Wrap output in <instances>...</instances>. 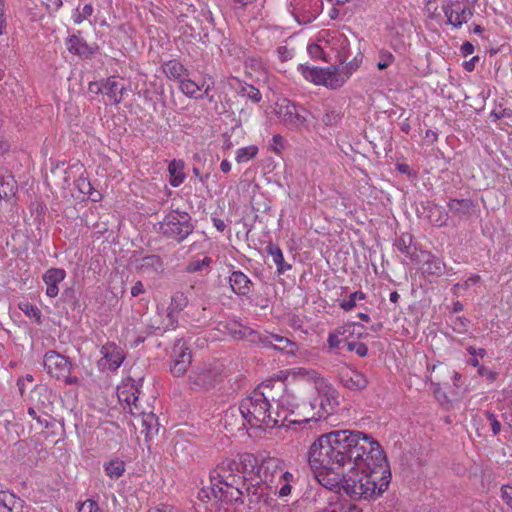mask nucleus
<instances>
[{
  "label": "nucleus",
  "mask_w": 512,
  "mask_h": 512,
  "mask_svg": "<svg viewBox=\"0 0 512 512\" xmlns=\"http://www.w3.org/2000/svg\"><path fill=\"white\" fill-rule=\"evenodd\" d=\"M212 262L210 257H204L202 260H193L187 267L186 271L189 273H195L201 271L204 267H208Z\"/></svg>",
  "instance_id": "864d4df0"
},
{
  "label": "nucleus",
  "mask_w": 512,
  "mask_h": 512,
  "mask_svg": "<svg viewBox=\"0 0 512 512\" xmlns=\"http://www.w3.org/2000/svg\"><path fill=\"white\" fill-rule=\"evenodd\" d=\"M341 384L351 391H362L368 386V378L358 370L346 369L340 373Z\"/></svg>",
  "instance_id": "6ab92c4d"
},
{
  "label": "nucleus",
  "mask_w": 512,
  "mask_h": 512,
  "mask_svg": "<svg viewBox=\"0 0 512 512\" xmlns=\"http://www.w3.org/2000/svg\"><path fill=\"white\" fill-rule=\"evenodd\" d=\"M261 342L264 346L271 347L288 356H295L299 349L294 341L277 334L266 335L261 338Z\"/></svg>",
  "instance_id": "f3484780"
},
{
  "label": "nucleus",
  "mask_w": 512,
  "mask_h": 512,
  "mask_svg": "<svg viewBox=\"0 0 512 512\" xmlns=\"http://www.w3.org/2000/svg\"><path fill=\"white\" fill-rule=\"evenodd\" d=\"M231 290L238 296L248 297L253 290L254 284L242 271H233L229 276Z\"/></svg>",
  "instance_id": "aec40b11"
},
{
  "label": "nucleus",
  "mask_w": 512,
  "mask_h": 512,
  "mask_svg": "<svg viewBox=\"0 0 512 512\" xmlns=\"http://www.w3.org/2000/svg\"><path fill=\"white\" fill-rule=\"evenodd\" d=\"M124 86L115 77L108 78L102 84L104 93L112 104H119L123 100Z\"/></svg>",
  "instance_id": "393cba45"
},
{
  "label": "nucleus",
  "mask_w": 512,
  "mask_h": 512,
  "mask_svg": "<svg viewBox=\"0 0 512 512\" xmlns=\"http://www.w3.org/2000/svg\"><path fill=\"white\" fill-rule=\"evenodd\" d=\"M266 251L272 257L273 262L277 266V272L279 274H283L291 269V265L285 262L283 252L278 245L270 242L266 246Z\"/></svg>",
  "instance_id": "c85d7f7f"
},
{
  "label": "nucleus",
  "mask_w": 512,
  "mask_h": 512,
  "mask_svg": "<svg viewBox=\"0 0 512 512\" xmlns=\"http://www.w3.org/2000/svg\"><path fill=\"white\" fill-rule=\"evenodd\" d=\"M19 308L30 318H35L37 323H41V311L36 305L28 302L21 303Z\"/></svg>",
  "instance_id": "3c124183"
},
{
  "label": "nucleus",
  "mask_w": 512,
  "mask_h": 512,
  "mask_svg": "<svg viewBox=\"0 0 512 512\" xmlns=\"http://www.w3.org/2000/svg\"><path fill=\"white\" fill-rule=\"evenodd\" d=\"M31 404L29 407L41 410L44 413H52L54 409L53 395L46 387H39L31 392Z\"/></svg>",
  "instance_id": "a211bd4d"
},
{
  "label": "nucleus",
  "mask_w": 512,
  "mask_h": 512,
  "mask_svg": "<svg viewBox=\"0 0 512 512\" xmlns=\"http://www.w3.org/2000/svg\"><path fill=\"white\" fill-rule=\"evenodd\" d=\"M501 498L510 508H512V486L511 485H503L501 487Z\"/></svg>",
  "instance_id": "0e129e2a"
},
{
  "label": "nucleus",
  "mask_w": 512,
  "mask_h": 512,
  "mask_svg": "<svg viewBox=\"0 0 512 512\" xmlns=\"http://www.w3.org/2000/svg\"><path fill=\"white\" fill-rule=\"evenodd\" d=\"M367 298L366 294L361 290L355 291L349 294L347 297L343 298L339 302V307L344 311H351L356 305L358 301H363Z\"/></svg>",
  "instance_id": "58836bf2"
},
{
  "label": "nucleus",
  "mask_w": 512,
  "mask_h": 512,
  "mask_svg": "<svg viewBox=\"0 0 512 512\" xmlns=\"http://www.w3.org/2000/svg\"><path fill=\"white\" fill-rule=\"evenodd\" d=\"M28 414L41 428L48 429L53 426L51 413H44L41 410L28 407Z\"/></svg>",
  "instance_id": "4c0bfd02"
},
{
  "label": "nucleus",
  "mask_w": 512,
  "mask_h": 512,
  "mask_svg": "<svg viewBox=\"0 0 512 512\" xmlns=\"http://www.w3.org/2000/svg\"><path fill=\"white\" fill-rule=\"evenodd\" d=\"M14 181L11 176L0 174V199H5L13 194Z\"/></svg>",
  "instance_id": "c03bdc74"
},
{
  "label": "nucleus",
  "mask_w": 512,
  "mask_h": 512,
  "mask_svg": "<svg viewBox=\"0 0 512 512\" xmlns=\"http://www.w3.org/2000/svg\"><path fill=\"white\" fill-rule=\"evenodd\" d=\"M420 256L424 275L439 277L444 273L445 264L440 258L426 251H421Z\"/></svg>",
  "instance_id": "4be33fe9"
},
{
  "label": "nucleus",
  "mask_w": 512,
  "mask_h": 512,
  "mask_svg": "<svg viewBox=\"0 0 512 512\" xmlns=\"http://www.w3.org/2000/svg\"><path fill=\"white\" fill-rule=\"evenodd\" d=\"M395 60L393 54L387 50H380L379 52V61L377 63V67L380 70H384L388 68Z\"/></svg>",
  "instance_id": "5fc2aeb1"
},
{
  "label": "nucleus",
  "mask_w": 512,
  "mask_h": 512,
  "mask_svg": "<svg viewBox=\"0 0 512 512\" xmlns=\"http://www.w3.org/2000/svg\"><path fill=\"white\" fill-rule=\"evenodd\" d=\"M222 424L230 433L244 431L248 425V418L244 415L242 407H229L222 417Z\"/></svg>",
  "instance_id": "dca6fc26"
},
{
  "label": "nucleus",
  "mask_w": 512,
  "mask_h": 512,
  "mask_svg": "<svg viewBox=\"0 0 512 512\" xmlns=\"http://www.w3.org/2000/svg\"><path fill=\"white\" fill-rule=\"evenodd\" d=\"M313 409V405L308 407L307 410H300L301 414H294L293 417H290L288 421L286 422V425L290 424H300V423H307L310 420L314 419V413H311L310 410Z\"/></svg>",
  "instance_id": "a18cd8bd"
},
{
  "label": "nucleus",
  "mask_w": 512,
  "mask_h": 512,
  "mask_svg": "<svg viewBox=\"0 0 512 512\" xmlns=\"http://www.w3.org/2000/svg\"><path fill=\"white\" fill-rule=\"evenodd\" d=\"M65 46L70 53L81 58H88L94 52V49L90 47L83 38L75 34L65 39Z\"/></svg>",
  "instance_id": "b1692460"
},
{
  "label": "nucleus",
  "mask_w": 512,
  "mask_h": 512,
  "mask_svg": "<svg viewBox=\"0 0 512 512\" xmlns=\"http://www.w3.org/2000/svg\"><path fill=\"white\" fill-rule=\"evenodd\" d=\"M480 279L481 278L479 275L473 274L467 280H465L463 283H457L454 287L468 289L472 284H476L477 282H479Z\"/></svg>",
  "instance_id": "338daca9"
},
{
  "label": "nucleus",
  "mask_w": 512,
  "mask_h": 512,
  "mask_svg": "<svg viewBox=\"0 0 512 512\" xmlns=\"http://www.w3.org/2000/svg\"><path fill=\"white\" fill-rule=\"evenodd\" d=\"M473 201L470 199H451L448 202L449 211L456 217L463 218L471 214Z\"/></svg>",
  "instance_id": "bb28decb"
},
{
  "label": "nucleus",
  "mask_w": 512,
  "mask_h": 512,
  "mask_svg": "<svg viewBox=\"0 0 512 512\" xmlns=\"http://www.w3.org/2000/svg\"><path fill=\"white\" fill-rule=\"evenodd\" d=\"M293 480V475L291 474V477H282L281 480L277 481V484L273 488V490L276 492L278 491V495L280 497H284L290 494L291 492V485L290 482Z\"/></svg>",
  "instance_id": "de8ad7c7"
},
{
  "label": "nucleus",
  "mask_w": 512,
  "mask_h": 512,
  "mask_svg": "<svg viewBox=\"0 0 512 512\" xmlns=\"http://www.w3.org/2000/svg\"><path fill=\"white\" fill-rule=\"evenodd\" d=\"M469 320L463 316H458L453 321V330L457 333H465L469 326Z\"/></svg>",
  "instance_id": "052dcab7"
},
{
  "label": "nucleus",
  "mask_w": 512,
  "mask_h": 512,
  "mask_svg": "<svg viewBox=\"0 0 512 512\" xmlns=\"http://www.w3.org/2000/svg\"><path fill=\"white\" fill-rule=\"evenodd\" d=\"M299 71L302 76L315 85H323L331 89H338L343 86V79L334 72V66L320 68L315 66L300 65Z\"/></svg>",
  "instance_id": "0eeeda50"
},
{
  "label": "nucleus",
  "mask_w": 512,
  "mask_h": 512,
  "mask_svg": "<svg viewBox=\"0 0 512 512\" xmlns=\"http://www.w3.org/2000/svg\"><path fill=\"white\" fill-rule=\"evenodd\" d=\"M341 120L340 110L335 107L327 106L322 118V122L326 126H334Z\"/></svg>",
  "instance_id": "37998d69"
},
{
  "label": "nucleus",
  "mask_w": 512,
  "mask_h": 512,
  "mask_svg": "<svg viewBox=\"0 0 512 512\" xmlns=\"http://www.w3.org/2000/svg\"><path fill=\"white\" fill-rule=\"evenodd\" d=\"M289 11L298 23H310L318 14L317 0H289Z\"/></svg>",
  "instance_id": "4468645a"
},
{
  "label": "nucleus",
  "mask_w": 512,
  "mask_h": 512,
  "mask_svg": "<svg viewBox=\"0 0 512 512\" xmlns=\"http://www.w3.org/2000/svg\"><path fill=\"white\" fill-rule=\"evenodd\" d=\"M488 419L490 421L493 434L497 435L501 431V423L493 413H488Z\"/></svg>",
  "instance_id": "774afa93"
},
{
  "label": "nucleus",
  "mask_w": 512,
  "mask_h": 512,
  "mask_svg": "<svg viewBox=\"0 0 512 512\" xmlns=\"http://www.w3.org/2000/svg\"><path fill=\"white\" fill-rule=\"evenodd\" d=\"M360 61L355 57L348 63L341 64L340 67L334 66V72L343 79V84L350 78V76L359 68Z\"/></svg>",
  "instance_id": "c9c22d12"
},
{
  "label": "nucleus",
  "mask_w": 512,
  "mask_h": 512,
  "mask_svg": "<svg viewBox=\"0 0 512 512\" xmlns=\"http://www.w3.org/2000/svg\"><path fill=\"white\" fill-rule=\"evenodd\" d=\"M188 302V296L185 293L178 291L172 295L171 302L167 310L179 316L180 312L187 307Z\"/></svg>",
  "instance_id": "f704fd0d"
},
{
  "label": "nucleus",
  "mask_w": 512,
  "mask_h": 512,
  "mask_svg": "<svg viewBox=\"0 0 512 512\" xmlns=\"http://www.w3.org/2000/svg\"><path fill=\"white\" fill-rule=\"evenodd\" d=\"M429 219L433 225L442 227L447 223L448 213L443 207L434 205L429 211Z\"/></svg>",
  "instance_id": "ea45409f"
},
{
  "label": "nucleus",
  "mask_w": 512,
  "mask_h": 512,
  "mask_svg": "<svg viewBox=\"0 0 512 512\" xmlns=\"http://www.w3.org/2000/svg\"><path fill=\"white\" fill-rule=\"evenodd\" d=\"M447 23L455 28L466 24L473 16V7L468 1L448 2L442 6Z\"/></svg>",
  "instance_id": "9d476101"
},
{
  "label": "nucleus",
  "mask_w": 512,
  "mask_h": 512,
  "mask_svg": "<svg viewBox=\"0 0 512 512\" xmlns=\"http://www.w3.org/2000/svg\"><path fill=\"white\" fill-rule=\"evenodd\" d=\"M342 341H343V339H342V338H341V336L336 332V330H335V329L329 333L328 338H327L328 346H329L331 349L339 348L340 343H341Z\"/></svg>",
  "instance_id": "e2e57ef3"
},
{
  "label": "nucleus",
  "mask_w": 512,
  "mask_h": 512,
  "mask_svg": "<svg viewBox=\"0 0 512 512\" xmlns=\"http://www.w3.org/2000/svg\"><path fill=\"white\" fill-rule=\"evenodd\" d=\"M413 243V236L410 233H402L400 237L395 241V247L403 254L409 256L411 260L415 261L418 256L411 252V246Z\"/></svg>",
  "instance_id": "72a5a7b5"
},
{
  "label": "nucleus",
  "mask_w": 512,
  "mask_h": 512,
  "mask_svg": "<svg viewBox=\"0 0 512 512\" xmlns=\"http://www.w3.org/2000/svg\"><path fill=\"white\" fill-rule=\"evenodd\" d=\"M23 501L14 493L9 491H0V506L12 512L18 505L22 506Z\"/></svg>",
  "instance_id": "e433bc0d"
},
{
  "label": "nucleus",
  "mask_w": 512,
  "mask_h": 512,
  "mask_svg": "<svg viewBox=\"0 0 512 512\" xmlns=\"http://www.w3.org/2000/svg\"><path fill=\"white\" fill-rule=\"evenodd\" d=\"M143 379L139 378L135 380L133 378H127L117 387V397L124 411L132 414L143 413L142 406L147 403L142 399V387Z\"/></svg>",
  "instance_id": "423d86ee"
},
{
  "label": "nucleus",
  "mask_w": 512,
  "mask_h": 512,
  "mask_svg": "<svg viewBox=\"0 0 512 512\" xmlns=\"http://www.w3.org/2000/svg\"><path fill=\"white\" fill-rule=\"evenodd\" d=\"M282 461L275 457L259 459L254 455L252 468H248V489L250 496L257 495L258 491L273 488L282 477H291V473L284 471Z\"/></svg>",
  "instance_id": "20e7f679"
},
{
  "label": "nucleus",
  "mask_w": 512,
  "mask_h": 512,
  "mask_svg": "<svg viewBox=\"0 0 512 512\" xmlns=\"http://www.w3.org/2000/svg\"><path fill=\"white\" fill-rule=\"evenodd\" d=\"M347 350L355 352L359 357H365L368 354V347L362 342H348Z\"/></svg>",
  "instance_id": "13d9d810"
},
{
  "label": "nucleus",
  "mask_w": 512,
  "mask_h": 512,
  "mask_svg": "<svg viewBox=\"0 0 512 512\" xmlns=\"http://www.w3.org/2000/svg\"><path fill=\"white\" fill-rule=\"evenodd\" d=\"M78 512H102L98 503L92 499H87L78 508Z\"/></svg>",
  "instance_id": "680f3d73"
},
{
  "label": "nucleus",
  "mask_w": 512,
  "mask_h": 512,
  "mask_svg": "<svg viewBox=\"0 0 512 512\" xmlns=\"http://www.w3.org/2000/svg\"><path fill=\"white\" fill-rule=\"evenodd\" d=\"M136 269L143 275L155 277L163 272V261L159 255H148L137 260Z\"/></svg>",
  "instance_id": "412c9836"
},
{
  "label": "nucleus",
  "mask_w": 512,
  "mask_h": 512,
  "mask_svg": "<svg viewBox=\"0 0 512 512\" xmlns=\"http://www.w3.org/2000/svg\"><path fill=\"white\" fill-rule=\"evenodd\" d=\"M258 146L256 145H249L246 147H242L237 149L235 160L238 164L247 163L253 158L256 157L258 154Z\"/></svg>",
  "instance_id": "79ce46f5"
},
{
  "label": "nucleus",
  "mask_w": 512,
  "mask_h": 512,
  "mask_svg": "<svg viewBox=\"0 0 512 512\" xmlns=\"http://www.w3.org/2000/svg\"><path fill=\"white\" fill-rule=\"evenodd\" d=\"M163 72L165 75L172 80L183 79L184 76L189 75L188 69L178 60H169L163 64Z\"/></svg>",
  "instance_id": "a878e982"
},
{
  "label": "nucleus",
  "mask_w": 512,
  "mask_h": 512,
  "mask_svg": "<svg viewBox=\"0 0 512 512\" xmlns=\"http://www.w3.org/2000/svg\"><path fill=\"white\" fill-rule=\"evenodd\" d=\"M102 358L98 365L101 370L116 371L125 359L124 351L113 342H108L101 347Z\"/></svg>",
  "instance_id": "ddd939ff"
},
{
  "label": "nucleus",
  "mask_w": 512,
  "mask_h": 512,
  "mask_svg": "<svg viewBox=\"0 0 512 512\" xmlns=\"http://www.w3.org/2000/svg\"><path fill=\"white\" fill-rule=\"evenodd\" d=\"M162 313L157 312V314L151 318L149 324L147 325L149 334H161L163 333V326L161 323Z\"/></svg>",
  "instance_id": "6e6d98bb"
},
{
  "label": "nucleus",
  "mask_w": 512,
  "mask_h": 512,
  "mask_svg": "<svg viewBox=\"0 0 512 512\" xmlns=\"http://www.w3.org/2000/svg\"><path fill=\"white\" fill-rule=\"evenodd\" d=\"M307 113V111L287 99L278 104L276 111L280 122L286 128L297 131L307 126Z\"/></svg>",
  "instance_id": "6e6552de"
},
{
  "label": "nucleus",
  "mask_w": 512,
  "mask_h": 512,
  "mask_svg": "<svg viewBox=\"0 0 512 512\" xmlns=\"http://www.w3.org/2000/svg\"><path fill=\"white\" fill-rule=\"evenodd\" d=\"M94 12V8L91 4H85L81 9H77L73 15V21L76 24L82 23L84 20L89 18Z\"/></svg>",
  "instance_id": "8fccbe9b"
},
{
  "label": "nucleus",
  "mask_w": 512,
  "mask_h": 512,
  "mask_svg": "<svg viewBox=\"0 0 512 512\" xmlns=\"http://www.w3.org/2000/svg\"><path fill=\"white\" fill-rule=\"evenodd\" d=\"M311 469L317 474L318 482L324 487L332 490L340 480V475H342V470H327L324 468L317 469L316 471L311 467Z\"/></svg>",
  "instance_id": "cd10ccee"
},
{
  "label": "nucleus",
  "mask_w": 512,
  "mask_h": 512,
  "mask_svg": "<svg viewBox=\"0 0 512 512\" xmlns=\"http://www.w3.org/2000/svg\"><path fill=\"white\" fill-rule=\"evenodd\" d=\"M356 325L357 324L355 322H348L337 327L335 330L343 340H347L354 334V329Z\"/></svg>",
  "instance_id": "4d7b16f0"
},
{
  "label": "nucleus",
  "mask_w": 512,
  "mask_h": 512,
  "mask_svg": "<svg viewBox=\"0 0 512 512\" xmlns=\"http://www.w3.org/2000/svg\"><path fill=\"white\" fill-rule=\"evenodd\" d=\"M179 316L166 310L165 316L162 314L161 323L163 326V332L177 327Z\"/></svg>",
  "instance_id": "09e8293b"
},
{
  "label": "nucleus",
  "mask_w": 512,
  "mask_h": 512,
  "mask_svg": "<svg viewBox=\"0 0 512 512\" xmlns=\"http://www.w3.org/2000/svg\"><path fill=\"white\" fill-rule=\"evenodd\" d=\"M125 462L119 458H115L104 464V471L111 479H119L125 472Z\"/></svg>",
  "instance_id": "473e14b6"
},
{
  "label": "nucleus",
  "mask_w": 512,
  "mask_h": 512,
  "mask_svg": "<svg viewBox=\"0 0 512 512\" xmlns=\"http://www.w3.org/2000/svg\"><path fill=\"white\" fill-rule=\"evenodd\" d=\"M43 366L45 371L54 378L60 379L70 373L72 369V363L70 360L56 352L55 350H49L45 353L43 358Z\"/></svg>",
  "instance_id": "9b49d317"
},
{
  "label": "nucleus",
  "mask_w": 512,
  "mask_h": 512,
  "mask_svg": "<svg viewBox=\"0 0 512 512\" xmlns=\"http://www.w3.org/2000/svg\"><path fill=\"white\" fill-rule=\"evenodd\" d=\"M283 391L284 383L277 382L276 385L270 382L260 384L250 396L244 398L240 402V406L244 411V415L248 418L250 427L260 428L266 426L274 428L279 426V419L273 416L270 411V401H275L274 389Z\"/></svg>",
  "instance_id": "7ed1b4c3"
},
{
  "label": "nucleus",
  "mask_w": 512,
  "mask_h": 512,
  "mask_svg": "<svg viewBox=\"0 0 512 512\" xmlns=\"http://www.w3.org/2000/svg\"><path fill=\"white\" fill-rule=\"evenodd\" d=\"M184 163L181 160H172L168 165V171L170 173L171 179L170 184L173 187L180 186L185 179Z\"/></svg>",
  "instance_id": "c756f323"
},
{
  "label": "nucleus",
  "mask_w": 512,
  "mask_h": 512,
  "mask_svg": "<svg viewBox=\"0 0 512 512\" xmlns=\"http://www.w3.org/2000/svg\"><path fill=\"white\" fill-rule=\"evenodd\" d=\"M142 410L143 413L132 414V416L141 418V424L144 428L143 432L146 434V437H151L159 431L160 425L158 418L151 410L149 403H145V405L142 406Z\"/></svg>",
  "instance_id": "5701e85b"
},
{
  "label": "nucleus",
  "mask_w": 512,
  "mask_h": 512,
  "mask_svg": "<svg viewBox=\"0 0 512 512\" xmlns=\"http://www.w3.org/2000/svg\"><path fill=\"white\" fill-rule=\"evenodd\" d=\"M277 411L274 413L275 418L279 419V426L286 425V422L294 414H301L300 410H307L311 406V402L298 403L296 397L290 393H284L277 399Z\"/></svg>",
  "instance_id": "1a4fd4ad"
},
{
  "label": "nucleus",
  "mask_w": 512,
  "mask_h": 512,
  "mask_svg": "<svg viewBox=\"0 0 512 512\" xmlns=\"http://www.w3.org/2000/svg\"><path fill=\"white\" fill-rule=\"evenodd\" d=\"M75 186L79 190L80 193H82L83 195H87L92 201H95V202L98 201L97 198L92 197L93 187L88 179L79 177L75 181Z\"/></svg>",
  "instance_id": "49530a36"
},
{
  "label": "nucleus",
  "mask_w": 512,
  "mask_h": 512,
  "mask_svg": "<svg viewBox=\"0 0 512 512\" xmlns=\"http://www.w3.org/2000/svg\"><path fill=\"white\" fill-rule=\"evenodd\" d=\"M253 463L254 455L251 453L221 460L209 474L214 497L229 503H243V497L250 496L248 468H252Z\"/></svg>",
  "instance_id": "f03ea898"
},
{
  "label": "nucleus",
  "mask_w": 512,
  "mask_h": 512,
  "mask_svg": "<svg viewBox=\"0 0 512 512\" xmlns=\"http://www.w3.org/2000/svg\"><path fill=\"white\" fill-rule=\"evenodd\" d=\"M190 446L185 441H177L174 445V456L177 461H186L188 460L189 453L186 450Z\"/></svg>",
  "instance_id": "603ef678"
},
{
  "label": "nucleus",
  "mask_w": 512,
  "mask_h": 512,
  "mask_svg": "<svg viewBox=\"0 0 512 512\" xmlns=\"http://www.w3.org/2000/svg\"><path fill=\"white\" fill-rule=\"evenodd\" d=\"M334 49L337 52V58L340 64H344L349 58V41L344 35H337L333 37Z\"/></svg>",
  "instance_id": "2f4dec72"
},
{
  "label": "nucleus",
  "mask_w": 512,
  "mask_h": 512,
  "mask_svg": "<svg viewBox=\"0 0 512 512\" xmlns=\"http://www.w3.org/2000/svg\"><path fill=\"white\" fill-rule=\"evenodd\" d=\"M219 376V371L216 368L203 364L192 370L189 381L197 388L208 389L215 385Z\"/></svg>",
  "instance_id": "2eb2a0df"
},
{
  "label": "nucleus",
  "mask_w": 512,
  "mask_h": 512,
  "mask_svg": "<svg viewBox=\"0 0 512 512\" xmlns=\"http://www.w3.org/2000/svg\"><path fill=\"white\" fill-rule=\"evenodd\" d=\"M66 277V272L62 268H50L43 274V281L46 285H58Z\"/></svg>",
  "instance_id": "a19ab883"
},
{
  "label": "nucleus",
  "mask_w": 512,
  "mask_h": 512,
  "mask_svg": "<svg viewBox=\"0 0 512 512\" xmlns=\"http://www.w3.org/2000/svg\"><path fill=\"white\" fill-rule=\"evenodd\" d=\"M308 462L317 469L342 470V488L354 500L380 496L389 485L386 456L371 435L358 430H334L310 446Z\"/></svg>",
  "instance_id": "f257e3e1"
},
{
  "label": "nucleus",
  "mask_w": 512,
  "mask_h": 512,
  "mask_svg": "<svg viewBox=\"0 0 512 512\" xmlns=\"http://www.w3.org/2000/svg\"><path fill=\"white\" fill-rule=\"evenodd\" d=\"M170 370L174 376H182L191 364L192 356L186 342L178 339L172 349Z\"/></svg>",
  "instance_id": "f8f14e48"
},
{
  "label": "nucleus",
  "mask_w": 512,
  "mask_h": 512,
  "mask_svg": "<svg viewBox=\"0 0 512 512\" xmlns=\"http://www.w3.org/2000/svg\"><path fill=\"white\" fill-rule=\"evenodd\" d=\"M242 91H243V95H245L247 98H249L254 103H258L262 99V94L254 86H248L246 88H243Z\"/></svg>",
  "instance_id": "bf43d9fd"
},
{
  "label": "nucleus",
  "mask_w": 512,
  "mask_h": 512,
  "mask_svg": "<svg viewBox=\"0 0 512 512\" xmlns=\"http://www.w3.org/2000/svg\"><path fill=\"white\" fill-rule=\"evenodd\" d=\"M204 85L205 81H203L201 85H198L191 79L183 78L179 82V89L183 94H185L189 98L201 99L203 98V96L199 94V92L203 89Z\"/></svg>",
  "instance_id": "7c9ffc66"
},
{
  "label": "nucleus",
  "mask_w": 512,
  "mask_h": 512,
  "mask_svg": "<svg viewBox=\"0 0 512 512\" xmlns=\"http://www.w3.org/2000/svg\"><path fill=\"white\" fill-rule=\"evenodd\" d=\"M160 230L166 237L182 242L193 232L194 225L187 212L173 210L160 223Z\"/></svg>",
  "instance_id": "39448f33"
},
{
  "label": "nucleus",
  "mask_w": 512,
  "mask_h": 512,
  "mask_svg": "<svg viewBox=\"0 0 512 512\" xmlns=\"http://www.w3.org/2000/svg\"><path fill=\"white\" fill-rule=\"evenodd\" d=\"M478 374L482 377H486V379L490 382H494L497 378V373L485 366H479Z\"/></svg>",
  "instance_id": "69168bd1"
}]
</instances>
